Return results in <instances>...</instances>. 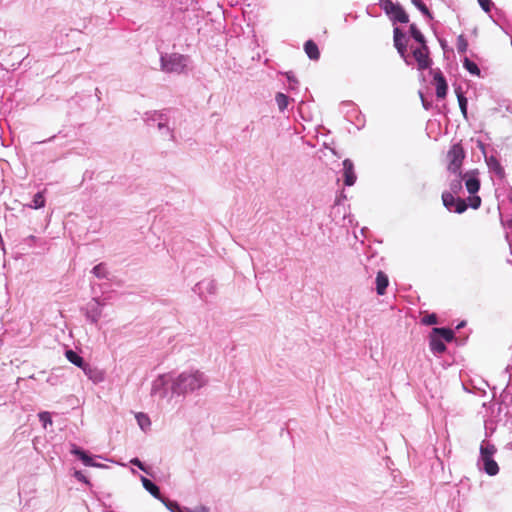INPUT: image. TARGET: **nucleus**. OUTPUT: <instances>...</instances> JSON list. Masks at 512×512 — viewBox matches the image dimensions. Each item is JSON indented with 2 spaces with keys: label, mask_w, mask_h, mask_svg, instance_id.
<instances>
[{
  "label": "nucleus",
  "mask_w": 512,
  "mask_h": 512,
  "mask_svg": "<svg viewBox=\"0 0 512 512\" xmlns=\"http://www.w3.org/2000/svg\"><path fill=\"white\" fill-rule=\"evenodd\" d=\"M393 40L395 48L407 65H412L413 60H415L419 70H426L431 66L432 60L429 57L427 44H422L417 47L411 45L410 49L412 51V56H410L407 53V40L405 34L399 27H395L393 30Z\"/></svg>",
  "instance_id": "nucleus-1"
},
{
  "label": "nucleus",
  "mask_w": 512,
  "mask_h": 512,
  "mask_svg": "<svg viewBox=\"0 0 512 512\" xmlns=\"http://www.w3.org/2000/svg\"><path fill=\"white\" fill-rule=\"evenodd\" d=\"M208 383L207 376L197 369L185 370L177 376H173L170 390L172 396H186L192 394Z\"/></svg>",
  "instance_id": "nucleus-2"
},
{
  "label": "nucleus",
  "mask_w": 512,
  "mask_h": 512,
  "mask_svg": "<svg viewBox=\"0 0 512 512\" xmlns=\"http://www.w3.org/2000/svg\"><path fill=\"white\" fill-rule=\"evenodd\" d=\"M171 112L172 111L170 109H164L161 111H149L144 114L143 120L149 126L156 125L163 136H167L172 140L174 138L173 131L168 125L169 114Z\"/></svg>",
  "instance_id": "nucleus-3"
},
{
  "label": "nucleus",
  "mask_w": 512,
  "mask_h": 512,
  "mask_svg": "<svg viewBox=\"0 0 512 512\" xmlns=\"http://www.w3.org/2000/svg\"><path fill=\"white\" fill-rule=\"evenodd\" d=\"M189 57L179 53H162L160 56L161 70L165 73L181 74L187 68Z\"/></svg>",
  "instance_id": "nucleus-4"
},
{
  "label": "nucleus",
  "mask_w": 512,
  "mask_h": 512,
  "mask_svg": "<svg viewBox=\"0 0 512 512\" xmlns=\"http://www.w3.org/2000/svg\"><path fill=\"white\" fill-rule=\"evenodd\" d=\"M379 5L393 22L407 23L409 21L408 14L400 4L394 3L392 0H379Z\"/></svg>",
  "instance_id": "nucleus-5"
},
{
  "label": "nucleus",
  "mask_w": 512,
  "mask_h": 512,
  "mask_svg": "<svg viewBox=\"0 0 512 512\" xmlns=\"http://www.w3.org/2000/svg\"><path fill=\"white\" fill-rule=\"evenodd\" d=\"M464 158L465 152L463 147L460 144H454L447 153L448 170L453 174H458Z\"/></svg>",
  "instance_id": "nucleus-6"
},
{
  "label": "nucleus",
  "mask_w": 512,
  "mask_h": 512,
  "mask_svg": "<svg viewBox=\"0 0 512 512\" xmlns=\"http://www.w3.org/2000/svg\"><path fill=\"white\" fill-rule=\"evenodd\" d=\"M172 379L173 376L171 374H160L152 381L151 396L164 399L168 395V385H172Z\"/></svg>",
  "instance_id": "nucleus-7"
},
{
  "label": "nucleus",
  "mask_w": 512,
  "mask_h": 512,
  "mask_svg": "<svg viewBox=\"0 0 512 512\" xmlns=\"http://www.w3.org/2000/svg\"><path fill=\"white\" fill-rule=\"evenodd\" d=\"M216 290V283L211 279H204L198 282L193 288L194 293L204 301H208L209 296L215 295Z\"/></svg>",
  "instance_id": "nucleus-8"
},
{
  "label": "nucleus",
  "mask_w": 512,
  "mask_h": 512,
  "mask_svg": "<svg viewBox=\"0 0 512 512\" xmlns=\"http://www.w3.org/2000/svg\"><path fill=\"white\" fill-rule=\"evenodd\" d=\"M103 305L98 298H93L84 309L87 320L96 324L102 316Z\"/></svg>",
  "instance_id": "nucleus-9"
},
{
  "label": "nucleus",
  "mask_w": 512,
  "mask_h": 512,
  "mask_svg": "<svg viewBox=\"0 0 512 512\" xmlns=\"http://www.w3.org/2000/svg\"><path fill=\"white\" fill-rule=\"evenodd\" d=\"M463 181L465 182V187L467 191L474 195L477 193L480 189V180L478 178V171L477 170H471L469 172H466L463 175Z\"/></svg>",
  "instance_id": "nucleus-10"
},
{
  "label": "nucleus",
  "mask_w": 512,
  "mask_h": 512,
  "mask_svg": "<svg viewBox=\"0 0 512 512\" xmlns=\"http://www.w3.org/2000/svg\"><path fill=\"white\" fill-rule=\"evenodd\" d=\"M478 464H482V469L489 475L495 476L499 472V466L493 457L480 456Z\"/></svg>",
  "instance_id": "nucleus-11"
},
{
  "label": "nucleus",
  "mask_w": 512,
  "mask_h": 512,
  "mask_svg": "<svg viewBox=\"0 0 512 512\" xmlns=\"http://www.w3.org/2000/svg\"><path fill=\"white\" fill-rule=\"evenodd\" d=\"M343 176L346 186L354 185L356 181V174L354 171V164L350 159H345L343 161Z\"/></svg>",
  "instance_id": "nucleus-12"
},
{
  "label": "nucleus",
  "mask_w": 512,
  "mask_h": 512,
  "mask_svg": "<svg viewBox=\"0 0 512 512\" xmlns=\"http://www.w3.org/2000/svg\"><path fill=\"white\" fill-rule=\"evenodd\" d=\"M70 452L79 457L85 466L100 467V464L94 462L93 458L89 456L84 450L75 444L72 445Z\"/></svg>",
  "instance_id": "nucleus-13"
},
{
  "label": "nucleus",
  "mask_w": 512,
  "mask_h": 512,
  "mask_svg": "<svg viewBox=\"0 0 512 512\" xmlns=\"http://www.w3.org/2000/svg\"><path fill=\"white\" fill-rule=\"evenodd\" d=\"M434 81L436 83V95L438 98H444L447 94V82L441 73V71H436L434 73Z\"/></svg>",
  "instance_id": "nucleus-14"
},
{
  "label": "nucleus",
  "mask_w": 512,
  "mask_h": 512,
  "mask_svg": "<svg viewBox=\"0 0 512 512\" xmlns=\"http://www.w3.org/2000/svg\"><path fill=\"white\" fill-rule=\"evenodd\" d=\"M486 164L491 172L496 176L503 178L505 176L504 168L495 156L485 157Z\"/></svg>",
  "instance_id": "nucleus-15"
},
{
  "label": "nucleus",
  "mask_w": 512,
  "mask_h": 512,
  "mask_svg": "<svg viewBox=\"0 0 512 512\" xmlns=\"http://www.w3.org/2000/svg\"><path fill=\"white\" fill-rule=\"evenodd\" d=\"M83 372L94 383H99L104 380V373L101 370L90 366L89 364L83 369Z\"/></svg>",
  "instance_id": "nucleus-16"
},
{
  "label": "nucleus",
  "mask_w": 512,
  "mask_h": 512,
  "mask_svg": "<svg viewBox=\"0 0 512 512\" xmlns=\"http://www.w3.org/2000/svg\"><path fill=\"white\" fill-rule=\"evenodd\" d=\"M389 284L388 276L383 271H378L376 276V291L378 295H384Z\"/></svg>",
  "instance_id": "nucleus-17"
},
{
  "label": "nucleus",
  "mask_w": 512,
  "mask_h": 512,
  "mask_svg": "<svg viewBox=\"0 0 512 512\" xmlns=\"http://www.w3.org/2000/svg\"><path fill=\"white\" fill-rule=\"evenodd\" d=\"M141 482L143 484V487L152 495L154 496L155 498L157 499H161L162 496L160 494V489L159 487L154 484L151 480L147 479L146 477L144 476H141Z\"/></svg>",
  "instance_id": "nucleus-18"
},
{
  "label": "nucleus",
  "mask_w": 512,
  "mask_h": 512,
  "mask_svg": "<svg viewBox=\"0 0 512 512\" xmlns=\"http://www.w3.org/2000/svg\"><path fill=\"white\" fill-rule=\"evenodd\" d=\"M304 50H305V53L307 54V56L311 60H318L319 59L320 52H319L318 46L312 40H308V41L305 42Z\"/></svg>",
  "instance_id": "nucleus-19"
},
{
  "label": "nucleus",
  "mask_w": 512,
  "mask_h": 512,
  "mask_svg": "<svg viewBox=\"0 0 512 512\" xmlns=\"http://www.w3.org/2000/svg\"><path fill=\"white\" fill-rule=\"evenodd\" d=\"M66 358L74 365H76L77 367L81 368L82 370L88 365L87 363H85L84 359L75 351L73 350H67L66 353Z\"/></svg>",
  "instance_id": "nucleus-20"
},
{
  "label": "nucleus",
  "mask_w": 512,
  "mask_h": 512,
  "mask_svg": "<svg viewBox=\"0 0 512 512\" xmlns=\"http://www.w3.org/2000/svg\"><path fill=\"white\" fill-rule=\"evenodd\" d=\"M430 348L434 354H442L446 351V345L444 344V342L440 338L436 337L434 334L431 336L430 339Z\"/></svg>",
  "instance_id": "nucleus-21"
},
{
  "label": "nucleus",
  "mask_w": 512,
  "mask_h": 512,
  "mask_svg": "<svg viewBox=\"0 0 512 512\" xmlns=\"http://www.w3.org/2000/svg\"><path fill=\"white\" fill-rule=\"evenodd\" d=\"M46 200L44 197V192L40 191L33 196L32 202L27 204V207L31 209H40L45 206Z\"/></svg>",
  "instance_id": "nucleus-22"
},
{
  "label": "nucleus",
  "mask_w": 512,
  "mask_h": 512,
  "mask_svg": "<svg viewBox=\"0 0 512 512\" xmlns=\"http://www.w3.org/2000/svg\"><path fill=\"white\" fill-rule=\"evenodd\" d=\"M432 333L440 336L447 342H451L454 338V332L449 328H433Z\"/></svg>",
  "instance_id": "nucleus-23"
},
{
  "label": "nucleus",
  "mask_w": 512,
  "mask_h": 512,
  "mask_svg": "<svg viewBox=\"0 0 512 512\" xmlns=\"http://www.w3.org/2000/svg\"><path fill=\"white\" fill-rule=\"evenodd\" d=\"M497 449L494 444L489 441H483L480 446V456L493 457Z\"/></svg>",
  "instance_id": "nucleus-24"
},
{
  "label": "nucleus",
  "mask_w": 512,
  "mask_h": 512,
  "mask_svg": "<svg viewBox=\"0 0 512 512\" xmlns=\"http://www.w3.org/2000/svg\"><path fill=\"white\" fill-rule=\"evenodd\" d=\"M409 33L411 37L419 44H426V40L421 31L417 28L415 24H411L409 27Z\"/></svg>",
  "instance_id": "nucleus-25"
},
{
  "label": "nucleus",
  "mask_w": 512,
  "mask_h": 512,
  "mask_svg": "<svg viewBox=\"0 0 512 512\" xmlns=\"http://www.w3.org/2000/svg\"><path fill=\"white\" fill-rule=\"evenodd\" d=\"M455 175L456 178L450 182V193L458 194L462 189L463 175L461 172Z\"/></svg>",
  "instance_id": "nucleus-26"
},
{
  "label": "nucleus",
  "mask_w": 512,
  "mask_h": 512,
  "mask_svg": "<svg viewBox=\"0 0 512 512\" xmlns=\"http://www.w3.org/2000/svg\"><path fill=\"white\" fill-rule=\"evenodd\" d=\"M341 209H344V206H341L340 202L337 201L336 204L332 207L330 215H331L333 221L345 226L346 225V216L345 215H343L341 221L337 220V214L341 213Z\"/></svg>",
  "instance_id": "nucleus-27"
},
{
  "label": "nucleus",
  "mask_w": 512,
  "mask_h": 512,
  "mask_svg": "<svg viewBox=\"0 0 512 512\" xmlns=\"http://www.w3.org/2000/svg\"><path fill=\"white\" fill-rule=\"evenodd\" d=\"M463 67L469 71L472 75L479 76L480 75V69L478 65L471 61L469 58L465 57L463 60Z\"/></svg>",
  "instance_id": "nucleus-28"
},
{
  "label": "nucleus",
  "mask_w": 512,
  "mask_h": 512,
  "mask_svg": "<svg viewBox=\"0 0 512 512\" xmlns=\"http://www.w3.org/2000/svg\"><path fill=\"white\" fill-rule=\"evenodd\" d=\"M160 501L165 505V507L170 512H184L185 508H181L180 505L176 501H171L167 498H161Z\"/></svg>",
  "instance_id": "nucleus-29"
},
{
  "label": "nucleus",
  "mask_w": 512,
  "mask_h": 512,
  "mask_svg": "<svg viewBox=\"0 0 512 512\" xmlns=\"http://www.w3.org/2000/svg\"><path fill=\"white\" fill-rule=\"evenodd\" d=\"M442 200L444 206L450 211L453 210V207L457 201V199L454 198L453 193L450 192H444L442 194Z\"/></svg>",
  "instance_id": "nucleus-30"
},
{
  "label": "nucleus",
  "mask_w": 512,
  "mask_h": 512,
  "mask_svg": "<svg viewBox=\"0 0 512 512\" xmlns=\"http://www.w3.org/2000/svg\"><path fill=\"white\" fill-rule=\"evenodd\" d=\"M457 99L459 103L460 110L464 116V118H467V98L463 95V93L460 90H456Z\"/></svg>",
  "instance_id": "nucleus-31"
},
{
  "label": "nucleus",
  "mask_w": 512,
  "mask_h": 512,
  "mask_svg": "<svg viewBox=\"0 0 512 512\" xmlns=\"http://www.w3.org/2000/svg\"><path fill=\"white\" fill-rule=\"evenodd\" d=\"M275 101L278 105L279 110L284 111L288 106L289 98L285 94L279 92L275 96Z\"/></svg>",
  "instance_id": "nucleus-32"
},
{
  "label": "nucleus",
  "mask_w": 512,
  "mask_h": 512,
  "mask_svg": "<svg viewBox=\"0 0 512 512\" xmlns=\"http://www.w3.org/2000/svg\"><path fill=\"white\" fill-rule=\"evenodd\" d=\"M136 420L143 431H145L151 425L149 417L144 413H138L136 415Z\"/></svg>",
  "instance_id": "nucleus-33"
},
{
  "label": "nucleus",
  "mask_w": 512,
  "mask_h": 512,
  "mask_svg": "<svg viewBox=\"0 0 512 512\" xmlns=\"http://www.w3.org/2000/svg\"><path fill=\"white\" fill-rule=\"evenodd\" d=\"M92 273L99 279H104L107 277V270H106V267L103 263H100L98 265H96L93 269H92Z\"/></svg>",
  "instance_id": "nucleus-34"
},
{
  "label": "nucleus",
  "mask_w": 512,
  "mask_h": 512,
  "mask_svg": "<svg viewBox=\"0 0 512 512\" xmlns=\"http://www.w3.org/2000/svg\"><path fill=\"white\" fill-rule=\"evenodd\" d=\"M456 46L459 53H465L467 51L468 42L464 35L458 36Z\"/></svg>",
  "instance_id": "nucleus-35"
},
{
  "label": "nucleus",
  "mask_w": 512,
  "mask_h": 512,
  "mask_svg": "<svg viewBox=\"0 0 512 512\" xmlns=\"http://www.w3.org/2000/svg\"><path fill=\"white\" fill-rule=\"evenodd\" d=\"M38 416L44 428H46L47 425H52V419L49 412H40Z\"/></svg>",
  "instance_id": "nucleus-36"
},
{
  "label": "nucleus",
  "mask_w": 512,
  "mask_h": 512,
  "mask_svg": "<svg viewBox=\"0 0 512 512\" xmlns=\"http://www.w3.org/2000/svg\"><path fill=\"white\" fill-rule=\"evenodd\" d=\"M466 209H467V204H466L465 200L458 198L453 207V210L456 213L461 214V213L465 212Z\"/></svg>",
  "instance_id": "nucleus-37"
},
{
  "label": "nucleus",
  "mask_w": 512,
  "mask_h": 512,
  "mask_svg": "<svg viewBox=\"0 0 512 512\" xmlns=\"http://www.w3.org/2000/svg\"><path fill=\"white\" fill-rule=\"evenodd\" d=\"M286 77H287V80H288V83H289V89L290 90H296L298 88L299 82L294 77L293 73L292 72H287L286 73Z\"/></svg>",
  "instance_id": "nucleus-38"
},
{
  "label": "nucleus",
  "mask_w": 512,
  "mask_h": 512,
  "mask_svg": "<svg viewBox=\"0 0 512 512\" xmlns=\"http://www.w3.org/2000/svg\"><path fill=\"white\" fill-rule=\"evenodd\" d=\"M413 4L425 15L431 17L430 12L427 6L422 2V0H412Z\"/></svg>",
  "instance_id": "nucleus-39"
},
{
  "label": "nucleus",
  "mask_w": 512,
  "mask_h": 512,
  "mask_svg": "<svg viewBox=\"0 0 512 512\" xmlns=\"http://www.w3.org/2000/svg\"><path fill=\"white\" fill-rule=\"evenodd\" d=\"M469 205L473 209H478L481 205V198L479 196L473 195L469 198Z\"/></svg>",
  "instance_id": "nucleus-40"
},
{
  "label": "nucleus",
  "mask_w": 512,
  "mask_h": 512,
  "mask_svg": "<svg viewBox=\"0 0 512 512\" xmlns=\"http://www.w3.org/2000/svg\"><path fill=\"white\" fill-rule=\"evenodd\" d=\"M478 3L485 12H489L494 5L491 0H478Z\"/></svg>",
  "instance_id": "nucleus-41"
},
{
  "label": "nucleus",
  "mask_w": 512,
  "mask_h": 512,
  "mask_svg": "<svg viewBox=\"0 0 512 512\" xmlns=\"http://www.w3.org/2000/svg\"><path fill=\"white\" fill-rule=\"evenodd\" d=\"M422 322L426 325H434L437 323V316L435 314H429L422 319Z\"/></svg>",
  "instance_id": "nucleus-42"
},
{
  "label": "nucleus",
  "mask_w": 512,
  "mask_h": 512,
  "mask_svg": "<svg viewBox=\"0 0 512 512\" xmlns=\"http://www.w3.org/2000/svg\"><path fill=\"white\" fill-rule=\"evenodd\" d=\"M185 511H187V512H209L210 509L207 506L200 505L193 509L185 508Z\"/></svg>",
  "instance_id": "nucleus-43"
},
{
  "label": "nucleus",
  "mask_w": 512,
  "mask_h": 512,
  "mask_svg": "<svg viewBox=\"0 0 512 512\" xmlns=\"http://www.w3.org/2000/svg\"><path fill=\"white\" fill-rule=\"evenodd\" d=\"M130 463L137 466L139 469H141L142 471L147 473V470H146L144 464L138 458L131 459Z\"/></svg>",
  "instance_id": "nucleus-44"
},
{
  "label": "nucleus",
  "mask_w": 512,
  "mask_h": 512,
  "mask_svg": "<svg viewBox=\"0 0 512 512\" xmlns=\"http://www.w3.org/2000/svg\"><path fill=\"white\" fill-rule=\"evenodd\" d=\"M74 476L79 480V481H83L85 483H88L87 479L85 478V476L80 472V471H76Z\"/></svg>",
  "instance_id": "nucleus-45"
},
{
  "label": "nucleus",
  "mask_w": 512,
  "mask_h": 512,
  "mask_svg": "<svg viewBox=\"0 0 512 512\" xmlns=\"http://www.w3.org/2000/svg\"><path fill=\"white\" fill-rule=\"evenodd\" d=\"M466 325L465 321H462L460 324L457 325L456 329H460Z\"/></svg>",
  "instance_id": "nucleus-46"
},
{
  "label": "nucleus",
  "mask_w": 512,
  "mask_h": 512,
  "mask_svg": "<svg viewBox=\"0 0 512 512\" xmlns=\"http://www.w3.org/2000/svg\"><path fill=\"white\" fill-rule=\"evenodd\" d=\"M420 96H421V99H422L423 106L425 107V109H428V105H426L425 100L423 98V95L421 93H420Z\"/></svg>",
  "instance_id": "nucleus-47"
},
{
  "label": "nucleus",
  "mask_w": 512,
  "mask_h": 512,
  "mask_svg": "<svg viewBox=\"0 0 512 512\" xmlns=\"http://www.w3.org/2000/svg\"><path fill=\"white\" fill-rule=\"evenodd\" d=\"M507 110L512 113V105L507 107Z\"/></svg>",
  "instance_id": "nucleus-48"
}]
</instances>
